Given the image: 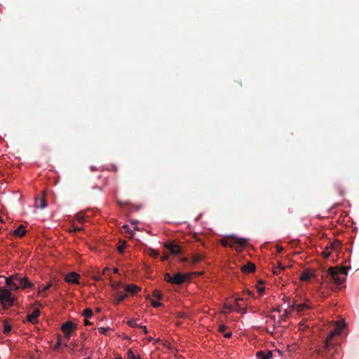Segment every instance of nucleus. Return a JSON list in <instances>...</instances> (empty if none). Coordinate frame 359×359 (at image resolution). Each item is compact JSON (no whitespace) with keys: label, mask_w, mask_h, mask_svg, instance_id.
Returning <instances> with one entry per match:
<instances>
[{"label":"nucleus","mask_w":359,"mask_h":359,"mask_svg":"<svg viewBox=\"0 0 359 359\" xmlns=\"http://www.w3.org/2000/svg\"><path fill=\"white\" fill-rule=\"evenodd\" d=\"M114 297L116 299V303H119L123 301L126 297L127 296V292H125V289L123 290H118L114 292Z\"/></svg>","instance_id":"13"},{"label":"nucleus","mask_w":359,"mask_h":359,"mask_svg":"<svg viewBox=\"0 0 359 359\" xmlns=\"http://www.w3.org/2000/svg\"><path fill=\"white\" fill-rule=\"evenodd\" d=\"M0 278L5 279L7 286L10 290H16L20 288L32 287L33 285L32 283L27 280L26 276L20 273H15L6 278L0 276Z\"/></svg>","instance_id":"1"},{"label":"nucleus","mask_w":359,"mask_h":359,"mask_svg":"<svg viewBox=\"0 0 359 359\" xmlns=\"http://www.w3.org/2000/svg\"><path fill=\"white\" fill-rule=\"evenodd\" d=\"M294 306H295V309L297 311V312H302V311H304L306 309H311V307L306 304H299L295 305Z\"/></svg>","instance_id":"19"},{"label":"nucleus","mask_w":359,"mask_h":359,"mask_svg":"<svg viewBox=\"0 0 359 359\" xmlns=\"http://www.w3.org/2000/svg\"><path fill=\"white\" fill-rule=\"evenodd\" d=\"M83 316L88 318H91L92 316H93V311L90 309H86L83 312Z\"/></svg>","instance_id":"22"},{"label":"nucleus","mask_w":359,"mask_h":359,"mask_svg":"<svg viewBox=\"0 0 359 359\" xmlns=\"http://www.w3.org/2000/svg\"><path fill=\"white\" fill-rule=\"evenodd\" d=\"M280 271H279L277 267H274L273 268V272L274 274L278 275V274H280Z\"/></svg>","instance_id":"38"},{"label":"nucleus","mask_w":359,"mask_h":359,"mask_svg":"<svg viewBox=\"0 0 359 359\" xmlns=\"http://www.w3.org/2000/svg\"><path fill=\"white\" fill-rule=\"evenodd\" d=\"M140 290V287L134 284H130L125 287V292L127 294H133Z\"/></svg>","instance_id":"14"},{"label":"nucleus","mask_w":359,"mask_h":359,"mask_svg":"<svg viewBox=\"0 0 359 359\" xmlns=\"http://www.w3.org/2000/svg\"><path fill=\"white\" fill-rule=\"evenodd\" d=\"M117 249L118 252L123 253L125 249V243H123L122 245H119Z\"/></svg>","instance_id":"30"},{"label":"nucleus","mask_w":359,"mask_h":359,"mask_svg":"<svg viewBox=\"0 0 359 359\" xmlns=\"http://www.w3.org/2000/svg\"><path fill=\"white\" fill-rule=\"evenodd\" d=\"M279 271H283L286 268V266H283L280 262H278V266H276Z\"/></svg>","instance_id":"34"},{"label":"nucleus","mask_w":359,"mask_h":359,"mask_svg":"<svg viewBox=\"0 0 359 359\" xmlns=\"http://www.w3.org/2000/svg\"><path fill=\"white\" fill-rule=\"evenodd\" d=\"M46 192H43V196L41 198H37L35 201V207L44 209L47 207V203L46 202L45 195Z\"/></svg>","instance_id":"12"},{"label":"nucleus","mask_w":359,"mask_h":359,"mask_svg":"<svg viewBox=\"0 0 359 359\" xmlns=\"http://www.w3.org/2000/svg\"><path fill=\"white\" fill-rule=\"evenodd\" d=\"M168 259V257L167 255L161 257L162 261H165Z\"/></svg>","instance_id":"45"},{"label":"nucleus","mask_w":359,"mask_h":359,"mask_svg":"<svg viewBox=\"0 0 359 359\" xmlns=\"http://www.w3.org/2000/svg\"><path fill=\"white\" fill-rule=\"evenodd\" d=\"M116 359H122L121 357H116Z\"/></svg>","instance_id":"54"},{"label":"nucleus","mask_w":359,"mask_h":359,"mask_svg":"<svg viewBox=\"0 0 359 359\" xmlns=\"http://www.w3.org/2000/svg\"><path fill=\"white\" fill-rule=\"evenodd\" d=\"M114 272L116 273H118V269L115 268L114 269Z\"/></svg>","instance_id":"51"},{"label":"nucleus","mask_w":359,"mask_h":359,"mask_svg":"<svg viewBox=\"0 0 359 359\" xmlns=\"http://www.w3.org/2000/svg\"><path fill=\"white\" fill-rule=\"evenodd\" d=\"M313 276V273L309 270H304L300 276V280L303 281L309 280L311 277Z\"/></svg>","instance_id":"16"},{"label":"nucleus","mask_w":359,"mask_h":359,"mask_svg":"<svg viewBox=\"0 0 359 359\" xmlns=\"http://www.w3.org/2000/svg\"><path fill=\"white\" fill-rule=\"evenodd\" d=\"M327 276L337 284H341L346 279L347 276L346 269L345 268H332L330 267L327 270Z\"/></svg>","instance_id":"3"},{"label":"nucleus","mask_w":359,"mask_h":359,"mask_svg":"<svg viewBox=\"0 0 359 359\" xmlns=\"http://www.w3.org/2000/svg\"><path fill=\"white\" fill-rule=\"evenodd\" d=\"M201 260V257L200 256H197L196 257L194 258V263H197L199 261Z\"/></svg>","instance_id":"39"},{"label":"nucleus","mask_w":359,"mask_h":359,"mask_svg":"<svg viewBox=\"0 0 359 359\" xmlns=\"http://www.w3.org/2000/svg\"><path fill=\"white\" fill-rule=\"evenodd\" d=\"M231 335H232V333L231 332L224 333V337L226 338H230L231 337Z\"/></svg>","instance_id":"40"},{"label":"nucleus","mask_w":359,"mask_h":359,"mask_svg":"<svg viewBox=\"0 0 359 359\" xmlns=\"http://www.w3.org/2000/svg\"><path fill=\"white\" fill-rule=\"evenodd\" d=\"M272 356L271 351L264 353L263 351H258L257 353V359H270Z\"/></svg>","instance_id":"17"},{"label":"nucleus","mask_w":359,"mask_h":359,"mask_svg":"<svg viewBox=\"0 0 359 359\" xmlns=\"http://www.w3.org/2000/svg\"><path fill=\"white\" fill-rule=\"evenodd\" d=\"M40 314V311L38 309H34L32 313L29 314L27 320L33 324L37 323V318Z\"/></svg>","instance_id":"11"},{"label":"nucleus","mask_w":359,"mask_h":359,"mask_svg":"<svg viewBox=\"0 0 359 359\" xmlns=\"http://www.w3.org/2000/svg\"><path fill=\"white\" fill-rule=\"evenodd\" d=\"M187 278H188L187 275L177 273L172 278V284H182L184 282Z\"/></svg>","instance_id":"9"},{"label":"nucleus","mask_w":359,"mask_h":359,"mask_svg":"<svg viewBox=\"0 0 359 359\" xmlns=\"http://www.w3.org/2000/svg\"><path fill=\"white\" fill-rule=\"evenodd\" d=\"M239 300H242V299H236L235 300V307H236V308L234 309V310H235V311H238V312H241V308H242V307L238 304V302Z\"/></svg>","instance_id":"26"},{"label":"nucleus","mask_w":359,"mask_h":359,"mask_svg":"<svg viewBox=\"0 0 359 359\" xmlns=\"http://www.w3.org/2000/svg\"><path fill=\"white\" fill-rule=\"evenodd\" d=\"M109 330V327H100L98 328V331L102 334H107V331Z\"/></svg>","instance_id":"27"},{"label":"nucleus","mask_w":359,"mask_h":359,"mask_svg":"<svg viewBox=\"0 0 359 359\" xmlns=\"http://www.w3.org/2000/svg\"><path fill=\"white\" fill-rule=\"evenodd\" d=\"M123 228L125 229L126 232L130 233V227H129L128 225L125 224V225L123 226Z\"/></svg>","instance_id":"37"},{"label":"nucleus","mask_w":359,"mask_h":359,"mask_svg":"<svg viewBox=\"0 0 359 359\" xmlns=\"http://www.w3.org/2000/svg\"><path fill=\"white\" fill-rule=\"evenodd\" d=\"M151 304L155 308H158V307H160L161 306H162V304L161 302L154 301V300L151 302Z\"/></svg>","instance_id":"29"},{"label":"nucleus","mask_w":359,"mask_h":359,"mask_svg":"<svg viewBox=\"0 0 359 359\" xmlns=\"http://www.w3.org/2000/svg\"><path fill=\"white\" fill-rule=\"evenodd\" d=\"M84 324H85V325H88L90 324V323L88 320H84Z\"/></svg>","instance_id":"47"},{"label":"nucleus","mask_w":359,"mask_h":359,"mask_svg":"<svg viewBox=\"0 0 359 359\" xmlns=\"http://www.w3.org/2000/svg\"><path fill=\"white\" fill-rule=\"evenodd\" d=\"M79 275L76 272H71L65 276V281L67 283H72L79 284Z\"/></svg>","instance_id":"10"},{"label":"nucleus","mask_w":359,"mask_h":359,"mask_svg":"<svg viewBox=\"0 0 359 359\" xmlns=\"http://www.w3.org/2000/svg\"><path fill=\"white\" fill-rule=\"evenodd\" d=\"M94 279H95V280H102V278H101V276H94Z\"/></svg>","instance_id":"44"},{"label":"nucleus","mask_w":359,"mask_h":359,"mask_svg":"<svg viewBox=\"0 0 359 359\" xmlns=\"http://www.w3.org/2000/svg\"><path fill=\"white\" fill-rule=\"evenodd\" d=\"M246 310H247L246 308H241V312L242 313H246Z\"/></svg>","instance_id":"46"},{"label":"nucleus","mask_w":359,"mask_h":359,"mask_svg":"<svg viewBox=\"0 0 359 359\" xmlns=\"http://www.w3.org/2000/svg\"><path fill=\"white\" fill-rule=\"evenodd\" d=\"M344 320L337 321L335 325V328L330 332V334L327 336L325 341V348H327L330 344V342L332 341L333 337L335 335H339L345 326Z\"/></svg>","instance_id":"4"},{"label":"nucleus","mask_w":359,"mask_h":359,"mask_svg":"<svg viewBox=\"0 0 359 359\" xmlns=\"http://www.w3.org/2000/svg\"><path fill=\"white\" fill-rule=\"evenodd\" d=\"M172 276H171L170 275V273H165V281L172 283Z\"/></svg>","instance_id":"28"},{"label":"nucleus","mask_w":359,"mask_h":359,"mask_svg":"<svg viewBox=\"0 0 359 359\" xmlns=\"http://www.w3.org/2000/svg\"><path fill=\"white\" fill-rule=\"evenodd\" d=\"M140 328H142V329L143 330V331H144V332L145 334L147 332V327H146V326H144V325H140Z\"/></svg>","instance_id":"42"},{"label":"nucleus","mask_w":359,"mask_h":359,"mask_svg":"<svg viewBox=\"0 0 359 359\" xmlns=\"http://www.w3.org/2000/svg\"><path fill=\"white\" fill-rule=\"evenodd\" d=\"M153 296L157 298L158 299H161L162 297V294L161 291L155 290L153 292Z\"/></svg>","instance_id":"25"},{"label":"nucleus","mask_w":359,"mask_h":359,"mask_svg":"<svg viewBox=\"0 0 359 359\" xmlns=\"http://www.w3.org/2000/svg\"><path fill=\"white\" fill-rule=\"evenodd\" d=\"M112 289L114 292H116V290H121L122 287V283L121 282H116L112 283L111 285Z\"/></svg>","instance_id":"23"},{"label":"nucleus","mask_w":359,"mask_h":359,"mask_svg":"<svg viewBox=\"0 0 359 359\" xmlns=\"http://www.w3.org/2000/svg\"><path fill=\"white\" fill-rule=\"evenodd\" d=\"M76 328V325L72 321H67L61 327L62 331L67 339H69L72 332Z\"/></svg>","instance_id":"6"},{"label":"nucleus","mask_w":359,"mask_h":359,"mask_svg":"<svg viewBox=\"0 0 359 359\" xmlns=\"http://www.w3.org/2000/svg\"><path fill=\"white\" fill-rule=\"evenodd\" d=\"M181 262H186L187 261V259L186 258H182L180 260Z\"/></svg>","instance_id":"50"},{"label":"nucleus","mask_w":359,"mask_h":359,"mask_svg":"<svg viewBox=\"0 0 359 359\" xmlns=\"http://www.w3.org/2000/svg\"><path fill=\"white\" fill-rule=\"evenodd\" d=\"M82 229V226H73V229L71 230V232H76L81 231Z\"/></svg>","instance_id":"32"},{"label":"nucleus","mask_w":359,"mask_h":359,"mask_svg":"<svg viewBox=\"0 0 359 359\" xmlns=\"http://www.w3.org/2000/svg\"><path fill=\"white\" fill-rule=\"evenodd\" d=\"M50 285H51V284H50V283H49V284H48L47 285L44 286V287L41 289V290H39V293H41L42 291H46L47 290H48V289H49V287H50Z\"/></svg>","instance_id":"36"},{"label":"nucleus","mask_w":359,"mask_h":359,"mask_svg":"<svg viewBox=\"0 0 359 359\" xmlns=\"http://www.w3.org/2000/svg\"><path fill=\"white\" fill-rule=\"evenodd\" d=\"M226 326L224 325H220L219 327V331L221 332V333H223L226 330Z\"/></svg>","instance_id":"31"},{"label":"nucleus","mask_w":359,"mask_h":359,"mask_svg":"<svg viewBox=\"0 0 359 359\" xmlns=\"http://www.w3.org/2000/svg\"><path fill=\"white\" fill-rule=\"evenodd\" d=\"M109 269V268L106 267L102 270V274H104L106 271Z\"/></svg>","instance_id":"48"},{"label":"nucleus","mask_w":359,"mask_h":359,"mask_svg":"<svg viewBox=\"0 0 359 359\" xmlns=\"http://www.w3.org/2000/svg\"><path fill=\"white\" fill-rule=\"evenodd\" d=\"M221 244L224 246L234 248L237 251H241L247 245L248 240L243 238H237L235 235H229L220 241Z\"/></svg>","instance_id":"2"},{"label":"nucleus","mask_w":359,"mask_h":359,"mask_svg":"<svg viewBox=\"0 0 359 359\" xmlns=\"http://www.w3.org/2000/svg\"><path fill=\"white\" fill-rule=\"evenodd\" d=\"M283 248L282 247H280V246H278V245H277V246H276V251H277V252H278V253L281 252H282V250H283Z\"/></svg>","instance_id":"41"},{"label":"nucleus","mask_w":359,"mask_h":359,"mask_svg":"<svg viewBox=\"0 0 359 359\" xmlns=\"http://www.w3.org/2000/svg\"><path fill=\"white\" fill-rule=\"evenodd\" d=\"M127 359H141L137 355H135L131 350L127 353Z\"/></svg>","instance_id":"20"},{"label":"nucleus","mask_w":359,"mask_h":359,"mask_svg":"<svg viewBox=\"0 0 359 359\" xmlns=\"http://www.w3.org/2000/svg\"><path fill=\"white\" fill-rule=\"evenodd\" d=\"M77 219L79 220V221H82L83 220V215H77Z\"/></svg>","instance_id":"43"},{"label":"nucleus","mask_w":359,"mask_h":359,"mask_svg":"<svg viewBox=\"0 0 359 359\" xmlns=\"http://www.w3.org/2000/svg\"><path fill=\"white\" fill-rule=\"evenodd\" d=\"M258 290L259 292H262L264 291V288L263 287H259L258 288Z\"/></svg>","instance_id":"49"},{"label":"nucleus","mask_w":359,"mask_h":359,"mask_svg":"<svg viewBox=\"0 0 359 359\" xmlns=\"http://www.w3.org/2000/svg\"><path fill=\"white\" fill-rule=\"evenodd\" d=\"M247 292H248V294H252V292H251L250 290H248V291H247Z\"/></svg>","instance_id":"53"},{"label":"nucleus","mask_w":359,"mask_h":359,"mask_svg":"<svg viewBox=\"0 0 359 359\" xmlns=\"http://www.w3.org/2000/svg\"><path fill=\"white\" fill-rule=\"evenodd\" d=\"M0 302L3 307H10L13 304V298L11 296V292L4 288L0 289Z\"/></svg>","instance_id":"5"},{"label":"nucleus","mask_w":359,"mask_h":359,"mask_svg":"<svg viewBox=\"0 0 359 359\" xmlns=\"http://www.w3.org/2000/svg\"><path fill=\"white\" fill-rule=\"evenodd\" d=\"M128 325L131 327H140V325L137 323V319H131L128 321Z\"/></svg>","instance_id":"21"},{"label":"nucleus","mask_w":359,"mask_h":359,"mask_svg":"<svg viewBox=\"0 0 359 359\" xmlns=\"http://www.w3.org/2000/svg\"><path fill=\"white\" fill-rule=\"evenodd\" d=\"M150 255L152 257H157L158 256V252L155 250H152Z\"/></svg>","instance_id":"35"},{"label":"nucleus","mask_w":359,"mask_h":359,"mask_svg":"<svg viewBox=\"0 0 359 359\" xmlns=\"http://www.w3.org/2000/svg\"><path fill=\"white\" fill-rule=\"evenodd\" d=\"M164 247L168 249L171 254L178 255L180 253V247L173 242H167L164 244Z\"/></svg>","instance_id":"8"},{"label":"nucleus","mask_w":359,"mask_h":359,"mask_svg":"<svg viewBox=\"0 0 359 359\" xmlns=\"http://www.w3.org/2000/svg\"><path fill=\"white\" fill-rule=\"evenodd\" d=\"M340 246V243L337 241L335 243H330L328 246H327L324 250L323 251L322 254L324 257L327 258L328 257L332 251L337 250V248Z\"/></svg>","instance_id":"7"},{"label":"nucleus","mask_w":359,"mask_h":359,"mask_svg":"<svg viewBox=\"0 0 359 359\" xmlns=\"http://www.w3.org/2000/svg\"><path fill=\"white\" fill-rule=\"evenodd\" d=\"M26 233V230L25 229V226L20 225L15 230L13 231V234L18 236L22 237Z\"/></svg>","instance_id":"18"},{"label":"nucleus","mask_w":359,"mask_h":359,"mask_svg":"<svg viewBox=\"0 0 359 359\" xmlns=\"http://www.w3.org/2000/svg\"><path fill=\"white\" fill-rule=\"evenodd\" d=\"M285 314L287 316L289 314V311L287 310H285Z\"/></svg>","instance_id":"52"},{"label":"nucleus","mask_w":359,"mask_h":359,"mask_svg":"<svg viewBox=\"0 0 359 359\" xmlns=\"http://www.w3.org/2000/svg\"><path fill=\"white\" fill-rule=\"evenodd\" d=\"M224 307L228 309L229 311H234V308L232 305L224 304Z\"/></svg>","instance_id":"33"},{"label":"nucleus","mask_w":359,"mask_h":359,"mask_svg":"<svg viewBox=\"0 0 359 359\" xmlns=\"http://www.w3.org/2000/svg\"><path fill=\"white\" fill-rule=\"evenodd\" d=\"M11 330V326L6 322V321H4V333L5 334L9 333Z\"/></svg>","instance_id":"24"},{"label":"nucleus","mask_w":359,"mask_h":359,"mask_svg":"<svg viewBox=\"0 0 359 359\" xmlns=\"http://www.w3.org/2000/svg\"><path fill=\"white\" fill-rule=\"evenodd\" d=\"M241 269L243 273H248L255 270V266L252 262H248L247 264L243 265Z\"/></svg>","instance_id":"15"}]
</instances>
